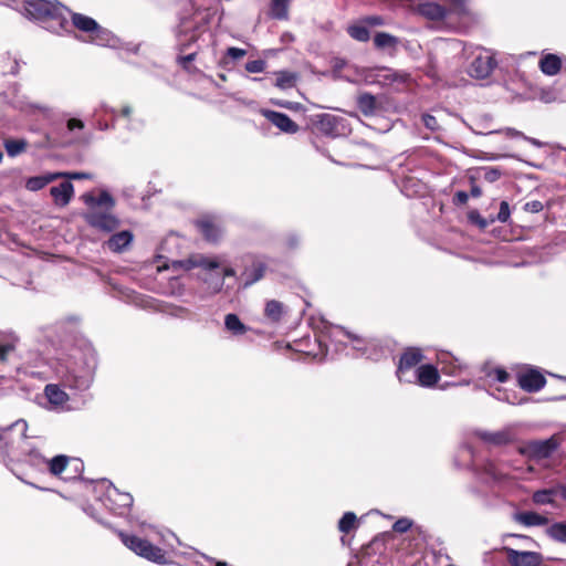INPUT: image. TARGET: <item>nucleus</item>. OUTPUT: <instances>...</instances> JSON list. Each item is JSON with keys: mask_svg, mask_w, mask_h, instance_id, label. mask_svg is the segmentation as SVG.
Here are the masks:
<instances>
[{"mask_svg": "<svg viewBox=\"0 0 566 566\" xmlns=\"http://www.w3.org/2000/svg\"><path fill=\"white\" fill-rule=\"evenodd\" d=\"M208 17L197 0H187L176 29L178 49L185 51L198 41L206 31Z\"/></svg>", "mask_w": 566, "mask_h": 566, "instance_id": "1", "label": "nucleus"}, {"mask_svg": "<svg viewBox=\"0 0 566 566\" xmlns=\"http://www.w3.org/2000/svg\"><path fill=\"white\" fill-rule=\"evenodd\" d=\"M82 200L87 206L83 217L91 227L105 232H112L118 228L119 220L112 213L115 201L108 192L102 191L98 197L84 193Z\"/></svg>", "mask_w": 566, "mask_h": 566, "instance_id": "2", "label": "nucleus"}, {"mask_svg": "<svg viewBox=\"0 0 566 566\" xmlns=\"http://www.w3.org/2000/svg\"><path fill=\"white\" fill-rule=\"evenodd\" d=\"M24 10L29 18L52 32L59 33L67 24L70 11L56 0H24Z\"/></svg>", "mask_w": 566, "mask_h": 566, "instance_id": "3", "label": "nucleus"}, {"mask_svg": "<svg viewBox=\"0 0 566 566\" xmlns=\"http://www.w3.org/2000/svg\"><path fill=\"white\" fill-rule=\"evenodd\" d=\"M117 534L122 539L123 544L138 556L157 564L166 563L164 551L153 545L149 541L143 539L135 535H128L120 531Z\"/></svg>", "mask_w": 566, "mask_h": 566, "instance_id": "4", "label": "nucleus"}, {"mask_svg": "<svg viewBox=\"0 0 566 566\" xmlns=\"http://www.w3.org/2000/svg\"><path fill=\"white\" fill-rule=\"evenodd\" d=\"M54 369L56 376L66 387L78 390L88 387V378L81 374L73 365L65 364L61 359H57Z\"/></svg>", "mask_w": 566, "mask_h": 566, "instance_id": "5", "label": "nucleus"}, {"mask_svg": "<svg viewBox=\"0 0 566 566\" xmlns=\"http://www.w3.org/2000/svg\"><path fill=\"white\" fill-rule=\"evenodd\" d=\"M220 262L217 258H207L203 254H192L185 260L172 261L170 265L158 266V271L164 269L184 270L189 271L195 268H201L203 270H213L220 266Z\"/></svg>", "mask_w": 566, "mask_h": 566, "instance_id": "6", "label": "nucleus"}, {"mask_svg": "<svg viewBox=\"0 0 566 566\" xmlns=\"http://www.w3.org/2000/svg\"><path fill=\"white\" fill-rule=\"evenodd\" d=\"M495 66L496 62L490 51L476 49L474 51L473 61L469 66V74L475 78H485L492 73Z\"/></svg>", "mask_w": 566, "mask_h": 566, "instance_id": "7", "label": "nucleus"}, {"mask_svg": "<svg viewBox=\"0 0 566 566\" xmlns=\"http://www.w3.org/2000/svg\"><path fill=\"white\" fill-rule=\"evenodd\" d=\"M423 359L419 348H409L400 357L397 369V376L400 381L412 382V373L418 368V364Z\"/></svg>", "mask_w": 566, "mask_h": 566, "instance_id": "8", "label": "nucleus"}, {"mask_svg": "<svg viewBox=\"0 0 566 566\" xmlns=\"http://www.w3.org/2000/svg\"><path fill=\"white\" fill-rule=\"evenodd\" d=\"M510 566H542L544 557L538 552L517 551L507 546L502 548Z\"/></svg>", "mask_w": 566, "mask_h": 566, "instance_id": "9", "label": "nucleus"}, {"mask_svg": "<svg viewBox=\"0 0 566 566\" xmlns=\"http://www.w3.org/2000/svg\"><path fill=\"white\" fill-rule=\"evenodd\" d=\"M104 505L117 515H123L133 504V496L129 493L119 492L109 484L103 500Z\"/></svg>", "mask_w": 566, "mask_h": 566, "instance_id": "10", "label": "nucleus"}, {"mask_svg": "<svg viewBox=\"0 0 566 566\" xmlns=\"http://www.w3.org/2000/svg\"><path fill=\"white\" fill-rule=\"evenodd\" d=\"M343 118L332 114L322 113L311 116V123L324 135L335 136L338 134V126Z\"/></svg>", "mask_w": 566, "mask_h": 566, "instance_id": "11", "label": "nucleus"}, {"mask_svg": "<svg viewBox=\"0 0 566 566\" xmlns=\"http://www.w3.org/2000/svg\"><path fill=\"white\" fill-rule=\"evenodd\" d=\"M517 382L523 390L536 392L545 386L546 379L537 369L530 368L518 374Z\"/></svg>", "mask_w": 566, "mask_h": 566, "instance_id": "12", "label": "nucleus"}, {"mask_svg": "<svg viewBox=\"0 0 566 566\" xmlns=\"http://www.w3.org/2000/svg\"><path fill=\"white\" fill-rule=\"evenodd\" d=\"M440 379L438 369L430 364L421 365L412 373V382L421 387H432Z\"/></svg>", "mask_w": 566, "mask_h": 566, "instance_id": "13", "label": "nucleus"}, {"mask_svg": "<svg viewBox=\"0 0 566 566\" xmlns=\"http://www.w3.org/2000/svg\"><path fill=\"white\" fill-rule=\"evenodd\" d=\"M558 448L557 440L552 437L546 440L532 441L526 446L527 452L535 458L544 459L551 457V454Z\"/></svg>", "mask_w": 566, "mask_h": 566, "instance_id": "14", "label": "nucleus"}, {"mask_svg": "<svg viewBox=\"0 0 566 566\" xmlns=\"http://www.w3.org/2000/svg\"><path fill=\"white\" fill-rule=\"evenodd\" d=\"M197 227L206 240L216 242L222 234V228L212 217H203L197 221Z\"/></svg>", "mask_w": 566, "mask_h": 566, "instance_id": "15", "label": "nucleus"}, {"mask_svg": "<svg viewBox=\"0 0 566 566\" xmlns=\"http://www.w3.org/2000/svg\"><path fill=\"white\" fill-rule=\"evenodd\" d=\"M265 117L279 129L284 133L294 134L298 130V126L286 114L274 111L264 112Z\"/></svg>", "mask_w": 566, "mask_h": 566, "instance_id": "16", "label": "nucleus"}, {"mask_svg": "<svg viewBox=\"0 0 566 566\" xmlns=\"http://www.w3.org/2000/svg\"><path fill=\"white\" fill-rule=\"evenodd\" d=\"M474 434L483 442L492 446H504L512 441V436L507 430H500L494 432L476 430L474 431Z\"/></svg>", "mask_w": 566, "mask_h": 566, "instance_id": "17", "label": "nucleus"}, {"mask_svg": "<svg viewBox=\"0 0 566 566\" xmlns=\"http://www.w3.org/2000/svg\"><path fill=\"white\" fill-rule=\"evenodd\" d=\"M266 266L261 261H253L241 274L243 286L248 287L255 282L260 281L265 273Z\"/></svg>", "mask_w": 566, "mask_h": 566, "instance_id": "18", "label": "nucleus"}, {"mask_svg": "<svg viewBox=\"0 0 566 566\" xmlns=\"http://www.w3.org/2000/svg\"><path fill=\"white\" fill-rule=\"evenodd\" d=\"M50 192L54 199V202L57 206L64 207L71 201L74 193V188L70 181H64L59 186L52 187Z\"/></svg>", "mask_w": 566, "mask_h": 566, "instance_id": "19", "label": "nucleus"}, {"mask_svg": "<svg viewBox=\"0 0 566 566\" xmlns=\"http://www.w3.org/2000/svg\"><path fill=\"white\" fill-rule=\"evenodd\" d=\"M133 233L124 230L113 234L106 242L107 248L116 253L124 251L133 241Z\"/></svg>", "mask_w": 566, "mask_h": 566, "instance_id": "20", "label": "nucleus"}, {"mask_svg": "<svg viewBox=\"0 0 566 566\" xmlns=\"http://www.w3.org/2000/svg\"><path fill=\"white\" fill-rule=\"evenodd\" d=\"M19 337L13 332H0V361L8 360L9 355L15 349Z\"/></svg>", "mask_w": 566, "mask_h": 566, "instance_id": "21", "label": "nucleus"}, {"mask_svg": "<svg viewBox=\"0 0 566 566\" xmlns=\"http://www.w3.org/2000/svg\"><path fill=\"white\" fill-rule=\"evenodd\" d=\"M417 11L422 17L433 21L442 20L447 13V10L436 2L420 3Z\"/></svg>", "mask_w": 566, "mask_h": 566, "instance_id": "22", "label": "nucleus"}, {"mask_svg": "<svg viewBox=\"0 0 566 566\" xmlns=\"http://www.w3.org/2000/svg\"><path fill=\"white\" fill-rule=\"evenodd\" d=\"M562 67V59L556 54H545L539 61L541 71L549 76L556 75Z\"/></svg>", "mask_w": 566, "mask_h": 566, "instance_id": "23", "label": "nucleus"}, {"mask_svg": "<svg viewBox=\"0 0 566 566\" xmlns=\"http://www.w3.org/2000/svg\"><path fill=\"white\" fill-rule=\"evenodd\" d=\"M515 521L524 526H542L548 524V518L536 512H521L515 514Z\"/></svg>", "mask_w": 566, "mask_h": 566, "instance_id": "24", "label": "nucleus"}, {"mask_svg": "<svg viewBox=\"0 0 566 566\" xmlns=\"http://www.w3.org/2000/svg\"><path fill=\"white\" fill-rule=\"evenodd\" d=\"M44 395L49 402L54 407L63 406L67 400L69 396L63 391L59 385L49 384L44 388Z\"/></svg>", "mask_w": 566, "mask_h": 566, "instance_id": "25", "label": "nucleus"}, {"mask_svg": "<svg viewBox=\"0 0 566 566\" xmlns=\"http://www.w3.org/2000/svg\"><path fill=\"white\" fill-rule=\"evenodd\" d=\"M90 40L101 46H115L117 42L116 38L109 31L102 29L99 25L92 32Z\"/></svg>", "mask_w": 566, "mask_h": 566, "instance_id": "26", "label": "nucleus"}, {"mask_svg": "<svg viewBox=\"0 0 566 566\" xmlns=\"http://www.w3.org/2000/svg\"><path fill=\"white\" fill-rule=\"evenodd\" d=\"M72 22L74 27L81 31L87 32L90 35L94 30L97 29L98 25L94 19L80 13L72 14Z\"/></svg>", "mask_w": 566, "mask_h": 566, "instance_id": "27", "label": "nucleus"}, {"mask_svg": "<svg viewBox=\"0 0 566 566\" xmlns=\"http://www.w3.org/2000/svg\"><path fill=\"white\" fill-rule=\"evenodd\" d=\"M290 0H272L270 14L274 19L285 20L289 15Z\"/></svg>", "mask_w": 566, "mask_h": 566, "instance_id": "28", "label": "nucleus"}, {"mask_svg": "<svg viewBox=\"0 0 566 566\" xmlns=\"http://www.w3.org/2000/svg\"><path fill=\"white\" fill-rule=\"evenodd\" d=\"M18 430L19 431V437H18V440L17 442L20 443L22 441H24V439L27 438V431H28V423L25 420L23 419H19L17 420L15 422H13L10 427H7V428H0V440H3L7 438V433L10 431V430Z\"/></svg>", "mask_w": 566, "mask_h": 566, "instance_id": "29", "label": "nucleus"}, {"mask_svg": "<svg viewBox=\"0 0 566 566\" xmlns=\"http://www.w3.org/2000/svg\"><path fill=\"white\" fill-rule=\"evenodd\" d=\"M284 313L283 304L279 301L271 300L266 302L264 314L265 316L271 319L272 322H279L281 321Z\"/></svg>", "mask_w": 566, "mask_h": 566, "instance_id": "30", "label": "nucleus"}, {"mask_svg": "<svg viewBox=\"0 0 566 566\" xmlns=\"http://www.w3.org/2000/svg\"><path fill=\"white\" fill-rule=\"evenodd\" d=\"M398 42L396 36L386 32H378L374 36V44L377 49H395Z\"/></svg>", "mask_w": 566, "mask_h": 566, "instance_id": "31", "label": "nucleus"}, {"mask_svg": "<svg viewBox=\"0 0 566 566\" xmlns=\"http://www.w3.org/2000/svg\"><path fill=\"white\" fill-rule=\"evenodd\" d=\"M357 104L365 116L373 115L376 111V98L371 94H361L357 99Z\"/></svg>", "mask_w": 566, "mask_h": 566, "instance_id": "32", "label": "nucleus"}, {"mask_svg": "<svg viewBox=\"0 0 566 566\" xmlns=\"http://www.w3.org/2000/svg\"><path fill=\"white\" fill-rule=\"evenodd\" d=\"M59 177H60L59 174H51V175H46V176L29 178L27 181V188L31 191L40 190Z\"/></svg>", "mask_w": 566, "mask_h": 566, "instance_id": "33", "label": "nucleus"}, {"mask_svg": "<svg viewBox=\"0 0 566 566\" xmlns=\"http://www.w3.org/2000/svg\"><path fill=\"white\" fill-rule=\"evenodd\" d=\"M224 325H226V328L229 332H231L233 335H242L247 331V327L243 325V323L240 321V318L235 314L226 315Z\"/></svg>", "mask_w": 566, "mask_h": 566, "instance_id": "34", "label": "nucleus"}, {"mask_svg": "<svg viewBox=\"0 0 566 566\" xmlns=\"http://www.w3.org/2000/svg\"><path fill=\"white\" fill-rule=\"evenodd\" d=\"M70 458L66 455H55L48 460L49 471L53 475H60L67 467Z\"/></svg>", "mask_w": 566, "mask_h": 566, "instance_id": "35", "label": "nucleus"}, {"mask_svg": "<svg viewBox=\"0 0 566 566\" xmlns=\"http://www.w3.org/2000/svg\"><path fill=\"white\" fill-rule=\"evenodd\" d=\"M546 534L556 542L566 543V522H556L549 525Z\"/></svg>", "mask_w": 566, "mask_h": 566, "instance_id": "36", "label": "nucleus"}, {"mask_svg": "<svg viewBox=\"0 0 566 566\" xmlns=\"http://www.w3.org/2000/svg\"><path fill=\"white\" fill-rule=\"evenodd\" d=\"M297 76L289 71H280L276 73L275 85L282 90L291 88L295 85Z\"/></svg>", "mask_w": 566, "mask_h": 566, "instance_id": "37", "label": "nucleus"}, {"mask_svg": "<svg viewBox=\"0 0 566 566\" xmlns=\"http://www.w3.org/2000/svg\"><path fill=\"white\" fill-rule=\"evenodd\" d=\"M348 34L356 41L367 42L370 38L369 31L364 24H353L347 28Z\"/></svg>", "mask_w": 566, "mask_h": 566, "instance_id": "38", "label": "nucleus"}, {"mask_svg": "<svg viewBox=\"0 0 566 566\" xmlns=\"http://www.w3.org/2000/svg\"><path fill=\"white\" fill-rule=\"evenodd\" d=\"M557 491L554 489L539 490L533 494V501L534 503L539 505L552 504L554 503V497Z\"/></svg>", "mask_w": 566, "mask_h": 566, "instance_id": "39", "label": "nucleus"}, {"mask_svg": "<svg viewBox=\"0 0 566 566\" xmlns=\"http://www.w3.org/2000/svg\"><path fill=\"white\" fill-rule=\"evenodd\" d=\"M441 370L446 375L453 376L462 369V365L454 357H447L446 359L441 360Z\"/></svg>", "mask_w": 566, "mask_h": 566, "instance_id": "40", "label": "nucleus"}, {"mask_svg": "<svg viewBox=\"0 0 566 566\" xmlns=\"http://www.w3.org/2000/svg\"><path fill=\"white\" fill-rule=\"evenodd\" d=\"M27 143L21 139L6 140L4 147L9 156L14 157L25 149Z\"/></svg>", "mask_w": 566, "mask_h": 566, "instance_id": "41", "label": "nucleus"}, {"mask_svg": "<svg viewBox=\"0 0 566 566\" xmlns=\"http://www.w3.org/2000/svg\"><path fill=\"white\" fill-rule=\"evenodd\" d=\"M356 523V515L353 512H347L338 522V530L343 533L350 532Z\"/></svg>", "mask_w": 566, "mask_h": 566, "instance_id": "42", "label": "nucleus"}, {"mask_svg": "<svg viewBox=\"0 0 566 566\" xmlns=\"http://www.w3.org/2000/svg\"><path fill=\"white\" fill-rule=\"evenodd\" d=\"M25 461L33 467H40L48 463V460L35 449H29L25 452Z\"/></svg>", "mask_w": 566, "mask_h": 566, "instance_id": "43", "label": "nucleus"}, {"mask_svg": "<svg viewBox=\"0 0 566 566\" xmlns=\"http://www.w3.org/2000/svg\"><path fill=\"white\" fill-rule=\"evenodd\" d=\"M245 55H247V51L244 49L231 46V48H228V50L226 52V57L223 59L222 63L228 64L227 57H229L233 61H237V60L244 57Z\"/></svg>", "mask_w": 566, "mask_h": 566, "instance_id": "44", "label": "nucleus"}, {"mask_svg": "<svg viewBox=\"0 0 566 566\" xmlns=\"http://www.w3.org/2000/svg\"><path fill=\"white\" fill-rule=\"evenodd\" d=\"M266 62L264 60H253L245 64V70L249 73H261L265 70Z\"/></svg>", "mask_w": 566, "mask_h": 566, "instance_id": "45", "label": "nucleus"}, {"mask_svg": "<svg viewBox=\"0 0 566 566\" xmlns=\"http://www.w3.org/2000/svg\"><path fill=\"white\" fill-rule=\"evenodd\" d=\"M421 119H422V123L423 125L430 129L431 132H437L440 129V125H439V122L438 119L433 116V115H430V114H423L421 116Z\"/></svg>", "mask_w": 566, "mask_h": 566, "instance_id": "46", "label": "nucleus"}, {"mask_svg": "<svg viewBox=\"0 0 566 566\" xmlns=\"http://www.w3.org/2000/svg\"><path fill=\"white\" fill-rule=\"evenodd\" d=\"M2 455H3V461L7 467H10V462L21 461L20 455L15 454L14 452H11L8 442H6V444L2 449Z\"/></svg>", "mask_w": 566, "mask_h": 566, "instance_id": "47", "label": "nucleus"}, {"mask_svg": "<svg viewBox=\"0 0 566 566\" xmlns=\"http://www.w3.org/2000/svg\"><path fill=\"white\" fill-rule=\"evenodd\" d=\"M412 522L409 518H399L395 522L392 530L398 533H405L410 530Z\"/></svg>", "mask_w": 566, "mask_h": 566, "instance_id": "48", "label": "nucleus"}, {"mask_svg": "<svg viewBox=\"0 0 566 566\" xmlns=\"http://www.w3.org/2000/svg\"><path fill=\"white\" fill-rule=\"evenodd\" d=\"M511 211L510 206L506 201H502L500 203V211L497 213L496 220L504 223L510 219Z\"/></svg>", "mask_w": 566, "mask_h": 566, "instance_id": "49", "label": "nucleus"}, {"mask_svg": "<svg viewBox=\"0 0 566 566\" xmlns=\"http://www.w3.org/2000/svg\"><path fill=\"white\" fill-rule=\"evenodd\" d=\"M524 210L532 213H537L543 210V203L538 200L528 201L524 205Z\"/></svg>", "mask_w": 566, "mask_h": 566, "instance_id": "50", "label": "nucleus"}, {"mask_svg": "<svg viewBox=\"0 0 566 566\" xmlns=\"http://www.w3.org/2000/svg\"><path fill=\"white\" fill-rule=\"evenodd\" d=\"M132 113H133V108L128 105L124 106L122 109H120V116L126 118L128 120V125H127V128L128 129H135L136 127L134 126V120L132 119Z\"/></svg>", "mask_w": 566, "mask_h": 566, "instance_id": "51", "label": "nucleus"}, {"mask_svg": "<svg viewBox=\"0 0 566 566\" xmlns=\"http://www.w3.org/2000/svg\"><path fill=\"white\" fill-rule=\"evenodd\" d=\"M60 177L69 179H91L92 175L88 172H59Z\"/></svg>", "mask_w": 566, "mask_h": 566, "instance_id": "52", "label": "nucleus"}, {"mask_svg": "<svg viewBox=\"0 0 566 566\" xmlns=\"http://www.w3.org/2000/svg\"><path fill=\"white\" fill-rule=\"evenodd\" d=\"M501 176V172L495 168H488L484 172V179L489 182L496 181Z\"/></svg>", "mask_w": 566, "mask_h": 566, "instance_id": "53", "label": "nucleus"}, {"mask_svg": "<svg viewBox=\"0 0 566 566\" xmlns=\"http://www.w3.org/2000/svg\"><path fill=\"white\" fill-rule=\"evenodd\" d=\"M345 334L352 340L354 349H356V350H363L364 349L363 348V340L359 337H357V336H355V335H353L350 333H347V332Z\"/></svg>", "mask_w": 566, "mask_h": 566, "instance_id": "54", "label": "nucleus"}, {"mask_svg": "<svg viewBox=\"0 0 566 566\" xmlns=\"http://www.w3.org/2000/svg\"><path fill=\"white\" fill-rule=\"evenodd\" d=\"M499 133H503L510 138H517V137L523 138V136H524V134L522 132L516 130L514 128H510V127L499 130Z\"/></svg>", "mask_w": 566, "mask_h": 566, "instance_id": "55", "label": "nucleus"}, {"mask_svg": "<svg viewBox=\"0 0 566 566\" xmlns=\"http://www.w3.org/2000/svg\"><path fill=\"white\" fill-rule=\"evenodd\" d=\"M195 57H196V52H192V53L187 54V55H185V56H180V57H178V63H179L182 67L187 69V67H188V64H189L190 62H192V61L195 60Z\"/></svg>", "mask_w": 566, "mask_h": 566, "instance_id": "56", "label": "nucleus"}, {"mask_svg": "<svg viewBox=\"0 0 566 566\" xmlns=\"http://www.w3.org/2000/svg\"><path fill=\"white\" fill-rule=\"evenodd\" d=\"M485 471L486 473L493 479V480H500L502 478V474H500L496 469H495V465L493 463H489L486 467H485Z\"/></svg>", "mask_w": 566, "mask_h": 566, "instance_id": "57", "label": "nucleus"}, {"mask_svg": "<svg viewBox=\"0 0 566 566\" xmlns=\"http://www.w3.org/2000/svg\"><path fill=\"white\" fill-rule=\"evenodd\" d=\"M364 22L369 24V25H382L384 24V19L379 15H371V17H367L364 19Z\"/></svg>", "mask_w": 566, "mask_h": 566, "instance_id": "58", "label": "nucleus"}, {"mask_svg": "<svg viewBox=\"0 0 566 566\" xmlns=\"http://www.w3.org/2000/svg\"><path fill=\"white\" fill-rule=\"evenodd\" d=\"M84 127V123L76 118H71L67 120L69 130H74L75 128L82 129Z\"/></svg>", "mask_w": 566, "mask_h": 566, "instance_id": "59", "label": "nucleus"}, {"mask_svg": "<svg viewBox=\"0 0 566 566\" xmlns=\"http://www.w3.org/2000/svg\"><path fill=\"white\" fill-rule=\"evenodd\" d=\"M495 379L500 382H505L509 378V374L504 369H495L494 370Z\"/></svg>", "mask_w": 566, "mask_h": 566, "instance_id": "60", "label": "nucleus"}, {"mask_svg": "<svg viewBox=\"0 0 566 566\" xmlns=\"http://www.w3.org/2000/svg\"><path fill=\"white\" fill-rule=\"evenodd\" d=\"M455 202L459 203V205H464L467 203L468 199H469V195L464 191H458L455 193Z\"/></svg>", "mask_w": 566, "mask_h": 566, "instance_id": "61", "label": "nucleus"}, {"mask_svg": "<svg viewBox=\"0 0 566 566\" xmlns=\"http://www.w3.org/2000/svg\"><path fill=\"white\" fill-rule=\"evenodd\" d=\"M379 72H385L386 73V74H384L385 81L395 82L398 78V75L395 72L390 71V70L382 69V70H379Z\"/></svg>", "mask_w": 566, "mask_h": 566, "instance_id": "62", "label": "nucleus"}, {"mask_svg": "<svg viewBox=\"0 0 566 566\" xmlns=\"http://www.w3.org/2000/svg\"><path fill=\"white\" fill-rule=\"evenodd\" d=\"M523 139L527 140L528 143H531L532 145L536 146V147H543V143L536 138H533V137H527V136H523Z\"/></svg>", "mask_w": 566, "mask_h": 566, "instance_id": "63", "label": "nucleus"}, {"mask_svg": "<svg viewBox=\"0 0 566 566\" xmlns=\"http://www.w3.org/2000/svg\"><path fill=\"white\" fill-rule=\"evenodd\" d=\"M187 313L188 310L184 307H175L174 311L171 312V314L176 316H185Z\"/></svg>", "mask_w": 566, "mask_h": 566, "instance_id": "64", "label": "nucleus"}]
</instances>
